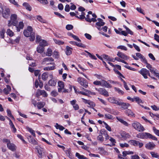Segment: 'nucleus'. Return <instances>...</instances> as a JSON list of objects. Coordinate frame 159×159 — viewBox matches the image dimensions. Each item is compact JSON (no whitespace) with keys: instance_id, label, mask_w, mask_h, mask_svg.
I'll return each instance as SVG.
<instances>
[{"instance_id":"nucleus-1","label":"nucleus","mask_w":159,"mask_h":159,"mask_svg":"<svg viewBox=\"0 0 159 159\" xmlns=\"http://www.w3.org/2000/svg\"><path fill=\"white\" fill-rule=\"evenodd\" d=\"M137 137L141 139H151L155 140H157V139L155 136L149 133L143 132L138 134Z\"/></svg>"},{"instance_id":"nucleus-2","label":"nucleus","mask_w":159,"mask_h":159,"mask_svg":"<svg viewBox=\"0 0 159 159\" xmlns=\"http://www.w3.org/2000/svg\"><path fill=\"white\" fill-rule=\"evenodd\" d=\"M17 15L16 14H12L10 16V20L7 21V26L10 27L11 25L16 26L18 24Z\"/></svg>"},{"instance_id":"nucleus-3","label":"nucleus","mask_w":159,"mask_h":159,"mask_svg":"<svg viewBox=\"0 0 159 159\" xmlns=\"http://www.w3.org/2000/svg\"><path fill=\"white\" fill-rule=\"evenodd\" d=\"M11 13L10 9L7 7H5L4 9L1 13L2 16L5 19H7L9 17Z\"/></svg>"},{"instance_id":"nucleus-4","label":"nucleus","mask_w":159,"mask_h":159,"mask_svg":"<svg viewBox=\"0 0 159 159\" xmlns=\"http://www.w3.org/2000/svg\"><path fill=\"white\" fill-rule=\"evenodd\" d=\"M77 81L82 86L86 88L88 86V83L87 80L84 78L79 77L77 79Z\"/></svg>"},{"instance_id":"nucleus-5","label":"nucleus","mask_w":159,"mask_h":159,"mask_svg":"<svg viewBox=\"0 0 159 159\" xmlns=\"http://www.w3.org/2000/svg\"><path fill=\"white\" fill-rule=\"evenodd\" d=\"M35 95L37 98H39L41 95H42L44 97H46L48 96V94L45 90L39 89L37 90Z\"/></svg>"},{"instance_id":"nucleus-6","label":"nucleus","mask_w":159,"mask_h":159,"mask_svg":"<svg viewBox=\"0 0 159 159\" xmlns=\"http://www.w3.org/2000/svg\"><path fill=\"white\" fill-rule=\"evenodd\" d=\"M96 90L98 91L100 94L105 97H108L109 96L108 92L104 88H96Z\"/></svg>"},{"instance_id":"nucleus-7","label":"nucleus","mask_w":159,"mask_h":159,"mask_svg":"<svg viewBox=\"0 0 159 159\" xmlns=\"http://www.w3.org/2000/svg\"><path fill=\"white\" fill-rule=\"evenodd\" d=\"M139 73L143 76L145 79L148 78L147 74L148 73V70L145 68H142L139 71Z\"/></svg>"},{"instance_id":"nucleus-8","label":"nucleus","mask_w":159,"mask_h":159,"mask_svg":"<svg viewBox=\"0 0 159 159\" xmlns=\"http://www.w3.org/2000/svg\"><path fill=\"white\" fill-rule=\"evenodd\" d=\"M132 126L135 129H143V126L139 122H135L132 124Z\"/></svg>"},{"instance_id":"nucleus-9","label":"nucleus","mask_w":159,"mask_h":159,"mask_svg":"<svg viewBox=\"0 0 159 159\" xmlns=\"http://www.w3.org/2000/svg\"><path fill=\"white\" fill-rule=\"evenodd\" d=\"M101 85L102 86L108 88H111L112 87V86L110 84L107 83V81L104 80H101Z\"/></svg>"},{"instance_id":"nucleus-10","label":"nucleus","mask_w":159,"mask_h":159,"mask_svg":"<svg viewBox=\"0 0 159 159\" xmlns=\"http://www.w3.org/2000/svg\"><path fill=\"white\" fill-rule=\"evenodd\" d=\"M155 145L153 142H149L145 145L146 148L149 150H152L154 148Z\"/></svg>"},{"instance_id":"nucleus-11","label":"nucleus","mask_w":159,"mask_h":159,"mask_svg":"<svg viewBox=\"0 0 159 159\" xmlns=\"http://www.w3.org/2000/svg\"><path fill=\"white\" fill-rule=\"evenodd\" d=\"M119 104L120 105H118L121 106V108L124 110L127 109L128 107L130 105V104L129 103L124 102H119Z\"/></svg>"},{"instance_id":"nucleus-12","label":"nucleus","mask_w":159,"mask_h":159,"mask_svg":"<svg viewBox=\"0 0 159 159\" xmlns=\"http://www.w3.org/2000/svg\"><path fill=\"white\" fill-rule=\"evenodd\" d=\"M91 15L90 14H88L86 16V17H85V20L89 22H91L93 21V22H96L97 20L95 19L94 18H90V17H91V16H90Z\"/></svg>"},{"instance_id":"nucleus-13","label":"nucleus","mask_w":159,"mask_h":159,"mask_svg":"<svg viewBox=\"0 0 159 159\" xmlns=\"http://www.w3.org/2000/svg\"><path fill=\"white\" fill-rule=\"evenodd\" d=\"M76 101L75 100H73L70 102V104L73 106L75 110H77L79 109V107L78 104H76Z\"/></svg>"},{"instance_id":"nucleus-14","label":"nucleus","mask_w":159,"mask_h":159,"mask_svg":"<svg viewBox=\"0 0 159 159\" xmlns=\"http://www.w3.org/2000/svg\"><path fill=\"white\" fill-rule=\"evenodd\" d=\"M117 55L119 57L125 60H126L129 58V57L127 56L121 52H118Z\"/></svg>"},{"instance_id":"nucleus-15","label":"nucleus","mask_w":159,"mask_h":159,"mask_svg":"<svg viewBox=\"0 0 159 159\" xmlns=\"http://www.w3.org/2000/svg\"><path fill=\"white\" fill-rule=\"evenodd\" d=\"M108 101L111 103L113 104H115L117 105H120L119 102L116 100L113 97H111L108 98Z\"/></svg>"},{"instance_id":"nucleus-16","label":"nucleus","mask_w":159,"mask_h":159,"mask_svg":"<svg viewBox=\"0 0 159 159\" xmlns=\"http://www.w3.org/2000/svg\"><path fill=\"white\" fill-rule=\"evenodd\" d=\"M105 24V22H103V20H102L96 22V25L97 29L99 30H101L102 29L101 27L104 25Z\"/></svg>"},{"instance_id":"nucleus-17","label":"nucleus","mask_w":159,"mask_h":159,"mask_svg":"<svg viewBox=\"0 0 159 159\" xmlns=\"http://www.w3.org/2000/svg\"><path fill=\"white\" fill-rule=\"evenodd\" d=\"M8 148L10 150L13 151H14L16 150V146L13 143H8L7 144Z\"/></svg>"},{"instance_id":"nucleus-18","label":"nucleus","mask_w":159,"mask_h":159,"mask_svg":"<svg viewBox=\"0 0 159 159\" xmlns=\"http://www.w3.org/2000/svg\"><path fill=\"white\" fill-rule=\"evenodd\" d=\"M57 81L53 79L49 80L48 82V84L49 86L54 87L57 84Z\"/></svg>"},{"instance_id":"nucleus-19","label":"nucleus","mask_w":159,"mask_h":159,"mask_svg":"<svg viewBox=\"0 0 159 159\" xmlns=\"http://www.w3.org/2000/svg\"><path fill=\"white\" fill-rule=\"evenodd\" d=\"M125 113L126 115L130 117L134 116V113L130 110L127 109L125 111Z\"/></svg>"},{"instance_id":"nucleus-20","label":"nucleus","mask_w":159,"mask_h":159,"mask_svg":"<svg viewBox=\"0 0 159 159\" xmlns=\"http://www.w3.org/2000/svg\"><path fill=\"white\" fill-rule=\"evenodd\" d=\"M54 59L51 57H47L44 58L42 62V63L43 64H45L47 62L53 61Z\"/></svg>"},{"instance_id":"nucleus-21","label":"nucleus","mask_w":159,"mask_h":159,"mask_svg":"<svg viewBox=\"0 0 159 159\" xmlns=\"http://www.w3.org/2000/svg\"><path fill=\"white\" fill-rule=\"evenodd\" d=\"M16 26L17 31L18 32H19L20 31L21 29H23L24 26V23L22 22H20L18 25V26H17L16 25Z\"/></svg>"},{"instance_id":"nucleus-22","label":"nucleus","mask_w":159,"mask_h":159,"mask_svg":"<svg viewBox=\"0 0 159 159\" xmlns=\"http://www.w3.org/2000/svg\"><path fill=\"white\" fill-rule=\"evenodd\" d=\"M28 140L30 143L34 145L37 144V141L31 136H30L28 138Z\"/></svg>"},{"instance_id":"nucleus-23","label":"nucleus","mask_w":159,"mask_h":159,"mask_svg":"<svg viewBox=\"0 0 159 159\" xmlns=\"http://www.w3.org/2000/svg\"><path fill=\"white\" fill-rule=\"evenodd\" d=\"M73 50L72 48L67 46L66 48V53L67 55H69L72 53V52Z\"/></svg>"},{"instance_id":"nucleus-24","label":"nucleus","mask_w":159,"mask_h":159,"mask_svg":"<svg viewBox=\"0 0 159 159\" xmlns=\"http://www.w3.org/2000/svg\"><path fill=\"white\" fill-rule=\"evenodd\" d=\"M11 88L9 85L7 86V88H5L3 90V92L6 94H8L11 91Z\"/></svg>"},{"instance_id":"nucleus-25","label":"nucleus","mask_w":159,"mask_h":159,"mask_svg":"<svg viewBox=\"0 0 159 159\" xmlns=\"http://www.w3.org/2000/svg\"><path fill=\"white\" fill-rule=\"evenodd\" d=\"M100 133L105 136V139L106 140L109 138V136L107 134V131L101 130H100Z\"/></svg>"},{"instance_id":"nucleus-26","label":"nucleus","mask_w":159,"mask_h":159,"mask_svg":"<svg viewBox=\"0 0 159 159\" xmlns=\"http://www.w3.org/2000/svg\"><path fill=\"white\" fill-rule=\"evenodd\" d=\"M44 50V48L39 45L38 46L37 48V52L40 53H42Z\"/></svg>"},{"instance_id":"nucleus-27","label":"nucleus","mask_w":159,"mask_h":159,"mask_svg":"<svg viewBox=\"0 0 159 159\" xmlns=\"http://www.w3.org/2000/svg\"><path fill=\"white\" fill-rule=\"evenodd\" d=\"M39 43V45L43 47L48 45L47 42L44 40H41Z\"/></svg>"},{"instance_id":"nucleus-28","label":"nucleus","mask_w":159,"mask_h":159,"mask_svg":"<svg viewBox=\"0 0 159 159\" xmlns=\"http://www.w3.org/2000/svg\"><path fill=\"white\" fill-rule=\"evenodd\" d=\"M37 19L40 22L43 23H46V21L42 17L40 16H36Z\"/></svg>"},{"instance_id":"nucleus-29","label":"nucleus","mask_w":159,"mask_h":159,"mask_svg":"<svg viewBox=\"0 0 159 159\" xmlns=\"http://www.w3.org/2000/svg\"><path fill=\"white\" fill-rule=\"evenodd\" d=\"M128 142L131 145L134 146H138L139 141L136 140H129Z\"/></svg>"},{"instance_id":"nucleus-30","label":"nucleus","mask_w":159,"mask_h":159,"mask_svg":"<svg viewBox=\"0 0 159 159\" xmlns=\"http://www.w3.org/2000/svg\"><path fill=\"white\" fill-rule=\"evenodd\" d=\"M116 119L119 121L121 123L123 124L124 125L126 126H128V123L126 121L123 120L120 117H116Z\"/></svg>"},{"instance_id":"nucleus-31","label":"nucleus","mask_w":159,"mask_h":159,"mask_svg":"<svg viewBox=\"0 0 159 159\" xmlns=\"http://www.w3.org/2000/svg\"><path fill=\"white\" fill-rule=\"evenodd\" d=\"M45 103L43 102H38L37 103V107L39 109H40L41 108H43L44 105Z\"/></svg>"},{"instance_id":"nucleus-32","label":"nucleus","mask_w":159,"mask_h":159,"mask_svg":"<svg viewBox=\"0 0 159 159\" xmlns=\"http://www.w3.org/2000/svg\"><path fill=\"white\" fill-rule=\"evenodd\" d=\"M150 154H151L152 157L153 158H158L159 155L158 153L154 152H151Z\"/></svg>"},{"instance_id":"nucleus-33","label":"nucleus","mask_w":159,"mask_h":159,"mask_svg":"<svg viewBox=\"0 0 159 159\" xmlns=\"http://www.w3.org/2000/svg\"><path fill=\"white\" fill-rule=\"evenodd\" d=\"M23 5L25 7L27 10L29 11H30L31 10V7L28 3L24 2L23 3Z\"/></svg>"},{"instance_id":"nucleus-34","label":"nucleus","mask_w":159,"mask_h":159,"mask_svg":"<svg viewBox=\"0 0 159 159\" xmlns=\"http://www.w3.org/2000/svg\"><path fill=\"white\" fill-rule=\"evenodd\" d=\"M48 73L47 72H44L42 75V78L43 80H46L48 78Z\"/></svg>"},{"instance_id":"nucleus-35","label":"nucleus","mask_w":159,"mask_h":159,"mask_svg":"<svg viewBox=\"0 0 159 159\" xmlns=\"http://www.w3.org/2000/svg\"><path fill=\"white\" fill-rule=\"evenodd\" d=\"M121 136L124 139H127L129 138L130 135L128 133H124L121 134Z\"/></svg>"},{"instance_id":"nucleus-36","label":"nucleus","mask_w":159,"mask_h":159,"mask_svg":"<svg viewBox=\"0 0 159 159\" xmlns=\"http://www.w3.org/2000/svg\"><path fill=\"white\" fill-rule=\"evenodd\" d=\"M115 90L119 94L121 95H123L124 93V92L119 88L115 87L114 88Z\"/></svg>"},{"instance_id":"nucleus-37","label":"nucleus","mask_w":159,"mask_h":159,"mask_svg":"<svg viewBox=\"0 0 159 159\" xmlns=\"http://www.w3.org/2000/svg\"><path fill=\"white\" fill-rule=\"evenodd\" d=\"M23 34L24 36L25 37H29L31 34H32V33H31V32H29L26 30H25L24 31Z\"/></svg>"},{"instance_id":"nucleus-38","label":"nucleus","mask_w":159,"mask_h":159,"mask_svg":"<svg viewBox=\"0 0 159 159\" xmlns=\"http://www.w3.org/2000/svg\"><path fill=\"white\" fill-rule=\"evenodd\" d=\"M7 116L10 117L12 119L15 120V118L12 115L11 111L9 109H7Z\"/></svg>"},{"instance_id":"nucleus-39","label":"nucleus","mask_w":159,"mask_h":159,"mask_svg":"<svg viewBox=\"0 0 159 159\" xmlns=\"http://www.w3.org/2000/svg\"><path fill=\"white\" fill-rule=\"evenodd\" d=\"M6 33L10 37H12L14 33L12 30L9 29L7 30Z\"/></svg>"},{"instance_id":"nucleus-40","label":"nucleus","mask_w":159,"mask_h":159,"mask_svg":"<svg viewBox=\"0 0 159 159\" xmlns=\"http://www.w3.org/2000/svg\"><path fill=\"white\" fill-rule=\"evenodd\" d=\"M52 54V51L50 48H48L47 50V52L46 53V56H51Z\"/></svg>"},{"instance_id":"nucleus-41","label":"nucleus","mask_w":159,"mask_h":159,"mask_svg":"<svg viewBox=\"0 0 159 159\" xmlns=\"http://www.w3.org/2000/svg\"><path fill=\"white\" fill-rule=\"evenodd\" d=\"M5 30L4 29H3L0 31V37L2 38L3 39L4 38V34L5 32Z\"/></svg>"},{"instance_id":"nucleus-42","label":"nucleus","mask_w":159,"mask_h":159,"mask_svg":"<svg viewBox=\"0 0 159 159\" xmlns=\"http://www.w3.org/2000/svg\"><path fill=\"white\" fill-rule=\"evenodd\" d=\"M51 95L52 96L55 97L57 96L58 93L56 90H53L51 93Z\"/></svg>"},{"instance_id":"nucleus-43","label":"nucleus","mask_w":159,"mask_h":159,"mask_svg":"<svg viewBox=\"0 0 159 159\" xmlns=\"http://www.w3.org/2000/svg\"><path fill=\"white\" fill-rule=\"evenodd\" d=\"M43 150L42 149H40L38 150V152L39 154V157L40 158H42L43 157Z\"/></svg>"},{"instance_id":"nucleus-44","label":"nucleus","mask_w":159,"mask_h":159,"mask_svg":"<svg viewBox=\"0 0 159 159\" xmlns=\"http://www.w3.org/2000/svg\"><path fill=\"white\" fill-rule=\"evenodd\" d=\"M85 14L84 12L82 11L81 12V15L79 16V19L80 20H83L85 18Z\"/></svg>"},{"instance_id":"nucleus-45","label":"nucleus","mask_w":159,"mask_h":159,"mask_svg":"<svg viewBox=\"0 0 159 159\" xmlns=\"http://www.w3.org/2000/svg\"><path fill=\"white\" fill-rule=\"evenodd\" d=\"M55 126L57 129H65V128L63 126L58 125V123H56Z\"/></svg>"},{"instance_id":"nucleus-46","label":"nucleus","mask_w":159,"mask_h":159,"mask_svg":"<svg viewBox=\"0 0 159 159\" xmlns=\"http://www.w3.org/2000/svg\"><path fill=\"white\" fill-rule=\"evenodd\" d=\"M54 40L56 43L59 45H62L64 43V42L59 40L54 39Z\"/></svg>"},{"instance_id":"nucleus-47","label":"nucleus","mask_w":159,"mask_h":159,"mask_svg":"<svg viewBox=\"0 0 159 159\" xmlns=\"http://www.w3.org/2000/svg\"><path fill=\"white\" fill-rule=\"evenodd\" d=\"M30 40L31 41H33L35 38V34L34 33H32L30 36Z\"/></svg>"},{"instance_id":"nucleus-48","label":"nucleus","mask_w":159,"mask_h":159,"mask_svg":"<svg viewBox=\"0 0 159 159\" xmlns=\"http://www.w3.org/2000/svg\"><path fill=\"white\" fill-rule=\"evenodd\" d=\"M58 86L59 88H64V83L61 81H59L58 82Z\"/></svg>"},{"instance_id":"nucleus-49","label":"nucleus","mask_w":159,"mask_h":159,"mask_svg":"<svg viewBox=\"0 0 159 159\" xmlns=\"http://www.w3.org/2000/svg\"><path fill=\"white\" fill-rule=\"evenodd\" d=\"M76 46L80 47L83 48H86V46L85 45L83 44L82 43H76Z\"/></svg>"},{"instance_id":"nucleus-50","label":"nucleus","mask_w":159,"mask_h":159,"mask_svg":"<svg viewBox=\"0 0 159 159\" xmlns=\"http://www.w3.org/2000/svg\"><path fill=\"white\" fill-rule=\"evenodd\" d=\"M103 135H102L100 133V134L98 137V139L101 142H102L104 140V139L103 137Z\"/></svg>"},{"instance_id":"nucleus-51","label":"nucleus","mask_w":159,"mask_h":159,"mask_svg":"<svg viewBox=\"0 0 159 159\" xmlns=\"http://www.w3.org/2000/svg\"><path fill=\"white\" fill-rule=\"evenodd\" d=\"M88 104L90 105L92 108L94 107L95 106V103L90 100L88 103Z\"/></svg>"},{"instance_id":"nucleus-52","label":"nucleus","mask_w":159,"mask_h":159,"mask_svg":"<svg viewBox=\"0 0 159 159\" xmlns=\"http://www.w3.org/2000/svg\"><path fill=\"white\" fill-rule=\"evenodd\" d=\"M42 40V39H41V37L40 36L38 35H36V42L37 43H39Z\"/></svg>"},{"instance_id":"nucleus-53","label":"nucleus","mask_w":159,"mask_h":159,"mask_svg":"<svg viewBox=\"0 0 159 159\" xmlns=\"http://www.w3.org/2000/svg\"><path fill=\"white\" fill-rule=\"evenodd\" d=\"M120 145L121 147L122 148H123L124 147L128 148L129 146V145L126 143H120Z\"/></svg>"},{"instance_id":"nucleus-54","label":"nucleus","mask_w":159,"mask_h":159,"mask_svg":"<svg viewBox=\"0 0 159 159\" xmlns=\"http://www.w3.org/2000/svg\"><path fill=\"white\" fill-rule=\"evenodd\" d=\"M105 117L108 119H112L113 116L110 114H106L105 115Z\"/></svg>"},{"instance_id":"nucleus-55","label":"nucleus","mask_w":159,"mask_h":159,"mask_svg":"<svg viewBox=\"0 0 159 159\" xmlns=\"http://www.w3.org/2000/svg\"><path fill=\"white\" fill-rule=\"evenodd\" d=\"M117 49H121L122 50H123L125 51H126L127 50V48L126 47H125L124 46H122V45H120V46H118L117 47Z\"/></svg>"},{"instance_id":"nucleus-56","label":"nucleus","mask_w":159,"mask_h":159,"mask_svg":"<svg viewBox=\"0 0 159 159\" xmlns=\"http://www.w3.org/2000/svg\"><path fill=\"white\" fill-rule=\"evenodd\" d=\"M66 28L67 30H70L73 29V26L71 25H66Z\"/></svg>"},{"instance_id":"nucleus-57","label":"nucleus","mask_w":159,"mask_h":159,"mask_svg":"<svg viewBox=\"0 0 159 159\" xmlns=\"http://www.w3.org/2000/svg\"><path fill=\"white\" fill-rule=\"evenodd\" d=\"M113 70L114 71H115L117 74L119 75L120 76H121L123 78H125L124 76L117 70H116V68H114Z\"/></svg>"},{"instance_id":"nucleus-58","label":"nucleus","mask_w":159,"mask_h":159,"mask_svg":"<svg viewBox=\"0 0 159 159\" xmlns=\"http://www.w3.org/2000/svg\"><path fill=\"white\" fill-rule=\"evenodd\" d=\"M4 7L2 3H0V15L1 14L2 11L4 10Z\"/></svg>"},{"instance_id":"nucleus-59","label":"nucleus","mask_w":159,"mask_h":159,"mask_svg":"<svg viewBox=\"0 0 159 159\" xmlns=\"http://www.w3.org/2000/svg\"><path fill=\"white\" fill-rule=\"evenodd\" d=\"M124 67L126 68H127L129 70H132L133 71H135L136 70V69H135V68H132V67H131L130 66H129L125 65L124 66Z\"/></svg>"},{"instance_id":"nucleus-60","label":"nucleus","mask_w":159,"mask_h":159,"mask_svg":"<svg viewBox=\"0 0 159 159\" xmlns=\"http://www.w3.org/2000/svg\"><path fill=\"white\" fill-rule=\"evenodd\" d=\"M17 137L20 139L23 142L26 143V142L24 140L23 137L20 134H18L17 135Z\"/></svg>"},{"instance_id":"nucleus-61","label":"nucleus","mask_w":159,"mask_h":159,"mask_svg":"<svg viewBox=\"0 0 159 159\" xmlns=\"http://www.w3.org/2000/svg\"><path fill=\"white\" fill-rule=\"evenodd\" d=\"M76 157H77L79 159H82L83 155H81L80 153L78 152H76L75 154Z\"/></svg>"},{"instance_id":"nucleus-62","label":"nucleus","mask_w":159,"mask_h":159,"mask_svg":"<svg viewBox=\"0 0 159 159\" xmlns=\"http://www.w3.org/2000/svg\"><path fill=\"white\" fill-rule=\"evenodd\" d=\"M131 159H140L139 157L137 155L131 156Z\"/></svg>"},{"instance_id":"nucleus-63","label":"nucleus","mask_w":159,"mask_h":159,"mask_svg":"<svg viewBox=\"0 0 159 159\" xmlns=\"http://www.w3.org/2000/svg\"><path fill=\"white\" fill-rule=\"evenodd\" d=\"M154 37V39L159 43V36L156 34H155Z\"/></svg>"},{"instance_id":"nucleus-64","label":"nucleus","mask_w":159,"mask_h":159,"mask_svg":"<svg viewBox=\"0 0 159 159\" xmlns=\"http://www.w3.org/2000/svg\"><path fill=\"white\" fill-rule=\"evenodd\" d=\"M139 155L144 159H149L148 157L145 154H142Z\"/></svg>"}]
</instances>
